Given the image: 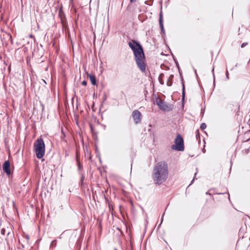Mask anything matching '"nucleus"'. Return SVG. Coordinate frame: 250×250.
Masks as SVG:
<instances>
[{
	"label": "nucleus",
	"instance_id": "f257e3e1",
	"mask_svg": "<svg viewBox=\"0 0 250 250\" xmlns=\"http://www.w3.org/2000/svg\"><path fill=\"white\" fill-rule=\"evenodd\" d=\"M128 45L133 52L134 59L140 71L144 73L146 71L147 63L145 51L142 45L136 40H131Z\"/></svg>",
	"mask_w": 250,
	"mask_h": 250
},
{
	"label": "nucleus",
	"instance_id": "f03ea898",
	"mask_svg": "<svg viewBox=\"0 0 250 250\" xmlns=\"http://www.w3.org/2000/svg\"><path fill=\"white\" fill-rule=\"evenodd\" d=\"M168 169L167 163L161 161L156 164L153 168V179L155 184L160 185L168 178Z\"/></svg>",
	"mask_w": 250,
	"mask_h": 250
},
{
	"label": "nucleus",
	"instance_id": "7ed1b4c3",
	"mask_svg": "<svg viewBox=\"0 0 250 250\" xmlns=\"http://www.w3.org/2000/svg\"><path fill=\"white\" fill-rule=\"evenodd\" d=\"M34 151L37 158L42 159L45 154V145L42 136L39 137L34 143Z\"/></svg>",
	"mask_w": 250,
	"mask_h": 250
},
{
	"label": "nucleus",
	"instance_id": "20e7f679",
	"mask_svg": "<svg viewBox=\"0 0 250 250\" xmlns=\"http://www.w3.org/2000/svg\"><path fill=\"white\" fill-rule=\"evenodd\" d=\"M171 149L178 151H183L185 149L184 141L182 136L177 133L174 140V144L172 145Z\"/></svg>",
	"mask_w": 250,
	"mask_h": 250
},
{
	"label": "nucleus",
	"instance_id": "39448f33",
	"mask_svg": "<svg viewBox=\"0 0 250 250\" xmlns=\"http://www.w3.org/2000/svg\"><path fill=\"white\" fill-rule=\"evenodd\" d=\"M173 60L174 61L175 63L176 64V66L178 69L180 76V80L181 81V84L182 85V104L184 105L185 103V98H186V90H185V85L184 84V79L183 78L181 70L180 67V65L179 64V63L178 62V61L176 58H175L173 56Z\"/></svg>",
	"mask_w": 250,
	"mask_h": 250
},
{
	"label": "nucleus",
	"instance_id": "423d86ee",
	"mask_svg": "<svg viewBox=\"0 0 250 250\" xmlns=\"http://www.w3.org/2000/svg\"><path fill=\"white\" fill-rule=\"evenodd\" d=\"M2 168V170L8 176L9 179H12L13 170L11 169V165L9 160H6L3 163Z\"/></svg>",
	"mask_w": 250,
	"mask_h": 250
},
{
	"label": "nucleus",
	"instance_id": "0eeeda50",
	"mask_svg": "<svg viewBox=\"0 0 250 250\" xmlns=\"http://www.w3.org/2000/svg\"><path fill=\"white\" fill-rule=\"evenodd\" d=\"M157 100V105L158 106L160 109L163 111H170L172 110V105L169 104V108H166L165 107V103L164 101H158V97L153 94Z\"/></svg>",
	"mask_w": 250,
	"mask_h": 250
},
{
	"label": "nucleus",
	"instance_id": "6e6552de",
	"mask_svg": "<svg viewBox=\"0 0 250 250\" xmlns=\"http://www.w3.org/2000/svg\"><path fill=\"white\" fill-rule=\"evenodd\" d=\"M132 117L135 124L139 123L141 121V113L138 110H135L132 112Z\"/></svg>",
	"mask_w": 250,
	"mask_h": 250
},
{
	"label": "nucleus",
	"instance_id": "1a4fd4ad",
	"mask_svg": "<svg viewBox=\"0 0 250 250\" xmlns=\"http://www.w3.org/2000/svg\"><path fill=\"white\" fill-rule=\"evenodd\" d=\"M159 25L161 29V33L165 36L166 35L165 30L164 26V20H163V13L161 11L159 14Z\"/></svg>",
	"mask_w": 250,
	"mask_h": 250
},
{
	"label": "nucleus",
	"instance_id": "9d476101",
	"mask_svg": "<svg viewBox=\"0 0 250 250\" xmlns=\"http://www.w3.org/2000/svg\"><path fill=\"white\" fill-rule=\"evenodd\" d=\"M59 16L63 25L67 23V20L65 16V15L63 13L62 10L61 9L59 10Z\"/></svg>",
	"mask_w": 250,
	"mask_h": 250
},
{
	"label": "nucleus",
	"instance_id": "9b49d317",
	"mask_svg": "<svg viewBox=\"0 0 250 250\" xmlns=\"http://www.w3.org/2000/svg\"><path fill=\"white\" fill-rule=\"evenodd\" d=\"M90 82L93 85H97V79L95 75L93 74H87Z\"/></svg>",
	"mask_w": 250,
	"mask_h": 250
},
{
	"label": "nucleus",
	"instance_id": "f8f14e48",
	"mask_svg": "<svg viewBox=\"0 0 250 250\" xmlns=\"http://www.w3.org/2000/svg\"><path fill=\"white\" fill-rule=\"evenodd\" d=\"M173 78H174V75L173 74H171L169 76L167 82V85L168 86H170L172 85V83H173Z\"/></svg>",
	"mask_w": 250,
	"mask_h": 250
},
{
	"label": "nucleus",
	"instance_id": "ddd939ff",
	"mask_svg": "<svg viewBox=\"0 0 250 250\" xmlns=\"http://www.w3.org/2000/svg\"><path fill=\"white\" fill-rule=\"evenodd\" d=\"M164 77V73H161L159 75V76L158 80H159V83H160L161 84H164V82L163 81Z\"/></svg>",
	"mask_w": 250,
	"mask_h": 250
},
{
	"label": "nucleus",
	"instance_id": "4468645a",
	"mask_svg": "<svg viewBox=\"0 0 250 250\" xmlns=\"http://www.w3.org/2000/svg\"><path fill=\"white\" fill-rule=\"evenodd\" d=\"M76 161L77 163L78 170H80L81 168L83 167V164L80 162V158L77 157Z\"/></svg>",
	"mask_w": 250,
	"mask_h": 250
},
{
	"label": "nucleus",
	"instance_id": "2eb2a0df",
	"mask_svg": "<svg viewBox=\"0 0 250 250\" xmlns=\"http://www.w3.org/2000/svg\"><path fill=\"white\" fill-rule=\"evenodd\" d=\"M89 126H90V131H91V133H92L93 138L95 137V136H94L95 135V137L96 138H97V133L94 132V128L93 126L91 124H90Z\"/></svg>",
	"mask_w": 250,
	"mask_h": 250
},
{
	"label": "nucleus",
	"instance_id": "dca6fc26",
	"mask_svg": "<svg viewBox=\"0 0 250 250\" xmlns=\"http://www.w3.org/2000/svg\"><path fill=\"white\" fill-rule=\"evenodd\" d=\"M95 153H96V156L99 157L100 161V162H101V158H100V153H99V150H98V146H95Z\"/></svg>",
	"mask_w": 250,
	"mask_h": 250
},
{
	"label": "nucleus",
	"instance_id": "f3484780",
	"mask_svg": "<svg viewBox=\"0 0 250 250\" xmlns=\"http://www.w3.org/2000/svg\"><path fill=\"white\" fill-rule=\"evenodd\" d=\"M196 138L197 140H198L199 143L200 142V135L199 133V129H197L196 131Z\"/></svg>",
	"mask_w": 250,
	"mask_h": 250
},
{
	"label": "nucleus",
	"instance_id": "a211bd4d",
	"mask_svg": "<svg viewBox=\"0 0 250 250\" xmlns=\"http://www.w3.org/2000/svg\"><path fill=\"white\" fill-rule=\"evenodd\" d=\"M216 194H218V195H220V194H228V198L230 200V196H229V193L227 191V189L226 190V191H224V192H217L215 193Z\"/></svg>",
	"mask_w": 250,
	"mask_h": 250
},
{
	"label": "nucleus",
	"instance_id": "6ab92c4d",
	"mask_svg": "<svg viewBox=\"0 0 250 250\" xmlns=\"http://www.w3.org/2000/svg\"><path fill=\"white\" fill-rule=\"evenodd\" d=\"M207 127V125L205 123H202L200 125V129L204 130Z\"/></svg>",
	"mask_w": 250,
	"mask_h": 250
},
{
	"label": "nucleus",
	"instance_id": "aec40b11",
	"mask_svg": "<svg viewBox=\"0 0 250 250\" xmlns=\"http://www.w3.org/2000/svg\"><path fill=\"white\" fill-rule=\"evenodd\" d=\"M56 244H57L56 240H54L51 242V244H50V247L53 248L56 246Z\"/></svg>",
	"mask_w": 250,
	"mask_h": 250
},
{
	"label": "nucleus",
	"instance_id": "412c9836",
	"mask_svg": "<svg viewBox=\"0 0 250 250\" xmlns=\"http://www.w3.org/2000/svg\"><path fill=\"white\" fill-rule=\"evenodd\" d=\"M153 0H149V1H146L145 2V3L146 4H147V5H148L150 6V5H151L152 4Z\"/></svg>",
	"mask_w": 250,
	"mask_h": 250
},
{
	"label": "nucleus",
	"instance_id": "4be33fe9",
	"mask_svg": "<svg viewBox=\"0 0 250 250\" xmlns=\"http://www.w3.org/2000/svg\"><path fill=\"white\" fill-rule=\"evenodd\" d=\"M214 67L213 66L212 69V75H213V84L214 87H215V75H214Z\"/></svg>",
	"mask_w": 250,
	"mask_h": 250
},
{
	"label": "nucleus",
	"instance_id": "5701e85b",
	"mask_svg": "<svg viewBox=\"0 0 250 250\" xmlns=\"http://www.w3.org/2000/svg\"><path fill=\"white\" fill-rule=\"evenodd\" d=\"M61 133H62V135H61V138L62 140H63V138H64L65 137L66 135H65V134L64 132L63 131L62 128Z\"/></svg>",
	"mask_w": 250,
	"mask_h": 250
},
{
	"label": "nucleus",
	"instance_id": "b1692460",
	"mask_svg": "<svg viewBox=\"0 0 250 250\" xmlns=\"http://www.w3.org/2000/svg\"><path fill=\"white\" fill-rule=\"evenodd\" d=\"M7 35L9 37V39L10 40L11 44H13V39H12V36L11 34L10 33H7Z\"/></svg>",
	"mask_w": 250,
	"mask_h": 250
},
{
	"label": "nucleus",
	"instance_id": "393cba45",
	"mask_svg": "<svg viewBox=\"0 0 250 250\" xmlns=\"http://www.w3.org/2000/svg\"><path fill=\"white\" fill-rule=\"evenodd\" d=\"M226 78H227V80H229V71L228 70L227 67H226Z\"/></svg>",
	"mask_w": 250,
	"mask_h": 250
},
{
	"label": "nucleus",
	"instance_id": "a878e982",
	"mask_svg": "<svg viewBox=\"0 0 250 250\" xmlns=\"http://www.w3.org/2000/svg\"><path fill=\"white\" fill-rule=\"evenodd\" d=\"M107 99V96H106V94L105 93V92H104V94H103V102H104Z\"/></svg>",
	"mask_w": 250,
	"mask_h": 250
},
{
	"label": "nucleus",
	"instance_id": "bb28decb",
	"mask_svg": "<svg viewBox=\"0 0 250 250\" xmlns=\"http://www.w3.org/2000/svg\"><path fill=\"white\" fill-rule=\"evenodd\" d=\"M7 236H10V237H13V236H14V234H13V232H10V231H8V232H7Z\"/></svg>",
	"mask_w": 250,
	"mask_h": 250
},
{
	"label": "nucleus",
	"instance_id": "cd10ccee",
	"mask_svg": "<svg viewBox=\"0 0 250 250\" xmlns=\"http://www.w3.org/2000/svg\"><path fill=\"white\" fill-rule=\"evenodd\" d=\"M0 233L2 235H5V233H6V229H5L4 228H2L1 229V231H0Z\"/></svg>",
	"mask_w": 250,
	"mask_h": 250
},
{
	"label": "nucleus",
	"instance_id": "c85d7f7f",
	"mask_svg": "<svg viewBox=\"0 0 250 250\" xmlns=\"http://www.w3.org/2000/svg\"><path fill=\"white\" fill-rule=\"evenodd\" d=\"M84 178H85L84 174L83 173L82 174L81 177V179H80L81 182L83 181Z\"/></svg>",
	"mask_w": 250,
	"mask_h": 250
},
{
	"label": "nucleus",
	"instance_id": "c756f323",
	"mask_svg": "<svg viewBox=\"0 0 250 250\" xmlns=\"http://www.w3.org/2000/svg\"><path fill=\"white\" fill-rule=\"evenodd\" d=\"M164 215H165V212H164L163 214H162V216L161 217V222L160 224H159V225L158 226V228H159L160 227L161 224L162 223Z\"/></svg>",
	"mask_w": 250,
	"mask_h": 250
},
{
	"label": "nucleus",
	"instance_id": "7c9ffc66",
	"mask_svg": "<svg viewBox=\"0 0 250 250\" xmlns=\"http://www.w3.org/2000/svg\"><path fill=\"white\" fill-rule=\"evenodd\" d=\"M196 174H197V172L194 174V176H195ZM194 180H195V177H193V179L191 181V182H190V184L189 185L188 187L193 183Z\"/></svg>",
	"mask_w": 250,
	"mask_h": 250
},
{
	"label": "nucleus",
	"instance_id": "2f4dec72",
	"mask_svg": "<svg viewBox=\"0 0 250 250\" xmlns=\"http://www.w3.org/2000/svg\"><path fill=\"white\" fill-rule=\"evenodd\" d=\"M82 84L84 86H86L87 85V82L85 80H83L82 82Z\"/></svg>",
	"mask_w": 250,
	"mask_h": 250
},
{
	"label": "nucleus",
	"instance_id": "473e14b6",
	"mask_svg": "<svg viewBox=\"0 0 250 250\" xmlns=\"http://www.w3.org/2000/svg\"><path fill=\"white\" fill-rule=\"evenodd\" d=\"M247 44H248V42H243V43L241 44V47L242 48H243V47H244L245 46H246Z\"/></svg>",
	"mask_w": 250,
	"mask_h": 250
},
{
	"label": "nucleus",
	"instance_id": "72a5a7b5",
	"mask_svg": "<svg viewBox=\"0 0 250 250\" xmlns=\"http://www.w3.org/2000/svg\"><path fill=\"white\" fill-rule=\"evenodd\" d=\"M25 238H26V239L27 240H29V235H25Z\"/></svg>",
	"mask_w": 250,
	"mask_h": 250
},
{
	"label": "nucleus",
	"instance_id": "f704fd0d",
	"mask_svg": "<svg viewBox=\"0 0 250 250\" xmlns=\"http://www.w3.org/2000/svg\"><path fill=\"white\" fill-rule=\"evenodd\" d=\"M206 194L207 195H210V196H211V195H212V194H211V193H210L209 192V191H207V192L206 193Z\"/></svg>",
	"mask_w": 250,
	"mask_h": 250
},
{
	"label": "nucleus",
	"instance_id": "c9c22d12",
	"mask_svg": "<svg viewBox=\"0 0 250 250\" xmlns=\"http://www.w3.org/2000/svg\"><path fill=\"white\" fill-rule=\"evenodd\" d=\"M80 184L81 185V186H83V182H80Z\"/></svg>",
	"mask_w": 250,
	"mask_h": 250
},
{
	"label": "nucleus",
	"instance_id": "e433bc0d",
	"mask_svg": "<svg viewBox=\"0 0 250 250\" xmlns=\"http://www.w3.org/2000/svg\"><path fill=\"white\" fill-rule=\"evenodd\" d=\"M136 0H130V3H133L136 1Z\"/></svg>",
	"mask_w": 250,
	"mask_h": 250
},
{
	"label": "nucleus",
	"instance_id": "4c0bfd02",
	"mask_svg": "<svg viewBox=\"0 0 250 250\" xmlns=\"http://www.w3.org/2000/svg\"><path fill=\"white\" fill-rule=\"evenodd\" d=\"M42 81L43 83L44 84H46L47 83H46V81H45V80H43V79H42Z\"/></svg>",
	"mask_w": 250,
	"mask_h": 250
},
{
	"label": "nucleus",
	"instance_id": "58836bf2",
	"mask_svg": "<svg viewBox=\"0 0 250 250\" xmlns=\"http://www.w3.org/2000/svg\"><path fill=\"white\" fill-rule=\"evenodd\" d=\"M165 107L166 108H168L169 107V105L165 104Z\"/></svg>",
	"mask_w": 250,
	"mask_h": 250
},
{
	"label": "nucleus",
	"instance_id": "ea45409f",
	"mask_svg": "<svg viewBox=\"0 0 250 250\" xmlns=\"http://www.w3.org/2000/svg\"><path fill=\"white\" fill-rule=\"evenodd\" d=\"M155 103L157 104V100L156 99H155V102L154 101L153 102L154 104H155Z\"/></svg>",
	"mask_w": 250,
	"mask_h": 250
},
{
	"label": "nucleus",
	"instance_id": "a19ab883",
	"mask_svg": "<svg viewBox=\"0 0 250 250\" xmlns=\"http://www.w3.org/2000/svg\"><path fill=\"white\" fill-rule=\"evenodd\" d=\"M33 37H34V36L33 35H30V37L32 38Z\"/></svg>",
	"mask_w": 250,
	"mask_h": 250
},
{
	"label": "nucleus",
	"instance_id": "79ce46f5",
	"mask_svg": "<svg viewBox=\"0 0 250 250\" xmlns=\"http://www.w3.org/2000/svg\"><path fill=\"white\" fill-rule=\"evenodd\" d=\"M237 66H238V63H236V64H235V67H237Z\"/></svg>",
	"mask_w": 250,
	"mask_h": 250
},
{
	"label": "nucleus",
	"instance_id": "37998d69",
	"mask_svg": "<svg viewBox=\"0 0 250 250\" xmlns=\"http://www.w3.org/2000/svg\"><path fill=\"white\" fill-rule=\"evenodd\" d=\"M194 72H195V74L197 75L196 70V69H194Z\"/></svg>",
	"mask_w": 250,
	"mask_h": 250
},
{
	"label": "nucleus",
	"instance_id": "c03bdc74",
	"mask_svg": "<svg viewBox=\"0 0 250 250\" xmlns=\"http://www.w3.org/2000/svg\"><path fill=\"white\" fill-rule=\"evenodd\" d=\"M21 247H22V248H24V245H23V244H21Z\"/></svg>",
	"mask_w": 250,
	"mask_h": 250
},
{
	"label": "nucleus",
	"instance_id": "a18cd8bd",
	"mask_svg": "<svg viewBox=\"0 0 250 250\" xmlns=\"http://www.w3.org/2000/svg\"><path fill=\"white\" fill-rule=\"evenodd\" d=\"M230 164H231V166H230V168L231 167V165H232V162L231 161H230Z\"/></svg>",
	"mask_w": 250,
	"mask_h": 250
},
{
	"label": "nucleus",
	"instance_id": "49530a36",
	"mask_svg": "<svg viewBox=\"0 0 250 250\" xmlns=\"http://www.w3.org/2000/svg\"><path fill=\"white\" fill-rule=\"evenodd\" d=\"M204 112V110H203V109L202 108V109H201V112Z\"/></svg>",
	"mask_w": 250,
	"mask_h": 250
},
{
	"label": "nucleus",
	"instance_id": "de8ad7c7",
	"mask_svg": "<svg viewBox=\"0 0 250 250\" xmlns=\"http://www.w3.org/2000/svg\"><path fill=\"white\" fill-rule=\"evenodd\" d=\"M93 97H95V93H94Z\"/></svg>",
	"mask_w": 250,
	"mask_h": 250
},
{
	"label": "nucleus",
	"instance_id": "09e8293b",
	"mask_svg": "<svg viewBox=\"0 0 250 250\" xmlns=\"http://www.w3.org/2000/svg\"><path fill=\"white\" fill-rule=\"evenodd\" d=\"M233 69H234V67L232 68L231 69V70H233Z\"/></svg>",
	"mask_w": 250,
	"mask_h": 250
},
{
	"label": "nucleus",
	"instance_id": "8fccbe9b",
	"mask_svg": "<svg viewBox=\"0 0 250 250\" xmlns=\"http://www.w3.org/2000/svg\"><path fill=\"white\" fill-rule=\"evenodd\" d=\"M59 238H60V239L62 238L61 235H60V236L59 237Z\"/></svg>",
	"mask_w": 250,
	"mask_h": 250
},
{
	"label": "nucleus",
	"instance_id": "3c124183",
	"mask_svg": "<svg viewBox=\"0 0 250 250\" xmlns=\"http://www.w3.org/2000/svg\"><path fill=\"white\" fill-rule=\"evenodd\" d=\"M57 2H59V0H57Z\"/></svg>",
	"mask_w": 250,
	"mask_h": 250
},
{
	"label": "nucleus",
	"instance_id": "603ef678",
	"mask_svg": "<svg viewBox=\"0 0 250 250\" xmlns=\"http://www.w3.org/2000/svg\"><path fill=\"white\" fill-rule=\"evenodd\" d=\"M114 250H117V249H114Z\"/></svg>",
	"mask_w": 250,
	"mask_h": 250
},
{
	"label": "nucleus",
	"instance_id": "864d4df0",
	"mask_svg": "<svg viewBox=\"0 0 250 250\" xmlns=\"http://www.w3.org/2000/svg\"><path fill=\"white\" fill-rule=\"evenodd\" d=\"M47 1H49V0H47Z\"/></svg>",
	"mask_w": 250,
	"mask_h": 250
}]
</instances>
